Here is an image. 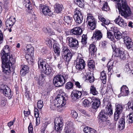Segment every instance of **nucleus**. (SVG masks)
I'll use <instances>...</instances> for the list:
<instances>
[{"instance_id":"nucleus-49","label":"nucleus","mask_w":133,"mask_h":133,"mask_svg":"<svg viewBox=\"0 0 133 133\" xmlns=\"http://www.w3.org/2000/svg\"><path fill=\"white\" fill-rule=\"evenodd\" d=\"M127 122L129 124L133 123V113L129 114V118L127 119Z\"/></svg>"},{"instance_id":"nucleus-10","label":"nucleus","mask_w":133,"mask_h":133,"mask_svg":"<svg viewBox=\"0 0 133 133\" xmlns=\"http://www.w3.org/2000/svg\"><path fill=\"white\" fill-rule=\"evenodd\" d=\"M90 26L91 30H94L96 27V22L94 17L88 14L86 18V22Z\"/></svg>"},{"instance_id":"nucleus-39","label":"nucleus","mask_w":133,"mask_h":133,"mask_svg":"<svg viewBox=\"0 0 133 133\" xmlns=\"http://www.w3.org/2000/svg\"><path fill=\"white\" fill-rule=\"evenodd\" d=\"M74 3L80 7L82 8L84 6V0H74Z\"/></svg>"},{"instance_id":"nucleus-60","label":"nucleus","mask_w":133,"mask_h":133,"mask_svg":"<svg viewBox=\"0 0 133 133\" xmlns=\"http://www.w3.org/2000/svg\"><path fill=\"white\" fill-rule=\"evenodd\" d=\"M4 39L3 34L0 30V44L2 43Z\"/></svg>"},{"instance_id":"nucleus-14","label":"nucleus","mask_w":133,"mask_h":133,"mask_svg":"<svg viewBox=\"0 0 133 133\" xmlns=\"http://www.w3.org/2000/svg\"><path fill=\"white\" fill-rule=\"evenodd\" d=\"M92 109H94L96 111L97 110V109L100 105V99L98 98L93 97H92Z\"/></svg>"},{"instance_id":"nucleus-43","label":"nucleus","mask_w":133,"mask_h":133,"mask_svg":"<svg viewBox=\"0 0 133 133\" xmlns=\"http://www.w3.org/2000/svg\"><path fill=\"white\" fill-rule=\"evenodd\" d=\"M90 93L94 95H97L98 94V92L94 86L92 85L91 86Z\"/></svg>"},{"instance_id":"nucleus-6","label":"nucleus","mask_w":133,"mask_h":133,"mask_svg":"<svg viewBox=\"0 0 133 133\" xmlns=\"http://www.w3.org/2000/svg\"><path fill=\"white\" fill-rule=\"evenodd\" d=\"M89 95L88 93L86 91L82 90L80 91L74 90L72 91L71 94V98L74 101H76L81 97H83L85 96Z\"/></svg>"},{"instance_id":"nucleus-30","label":"nucleus","mask_w":133,"mask_h":133,"mask_svg":"<svg viewBox=\"0 0 133 133\" xmlns=\"http://www.w3.org/2000/svg\"><path fill=\"white\" fill-rule=\"evenodd\" d=\"M107 30V37L111 41L114 42V36L112 34L111 31H112V27H111L110 28H108Z\"/></svg>"},{"instance_id":"nucleus-28","label":"nucleus","mask_w":133,"mask_h":133,"mask_svg":"<svg viewBox=\"0 0 133 133\" xmlns=\"http://www.w3.org/2000/svg\"><path fill=\"white\" fill-rule=\"evenodd\" d=\"M102 37L101 32L99 30L96 31L94 33L92 37V38H95L97 40L100 39Z\"/></svg>"},{"instance_id":"nucleus-56","label":"nucleus","mask_w":133,"mask_h":133,"mask_svg":"<svg viewBox=\"0 0 133 133\" xmlns=\"http://www.w3.org/2000/svg\"><path fill=\"white\" fill-rule=\"evenodd\" d=\"M132 69V67L130 68L129 66V64H127L125 65L124 68V70L126 72H128L129 73L130 72H129L130 71V70H131V69Z\"/></svg>"},{"instance_id":"nucleus-4","label":"nucleus","mask_w":133,"mask_h":133,"mask_svg":"<svg viewBox=\"0 0 133 133\" xmlns=\"http://www.w3.org/2000/svg\"><path fill=\"white\" fill-rule=\"evenodd\" d=\"M68 78V75L66 74H58L54 78L53 82L56 87L62 86L66 82Z\"/></svg>"},{"instance_id":"nucleus-52","label":"nucleus","mask_w":133,"mask_h":133,"mask_svg":"<svg viewBox=\"0 0 133 133\" xmlns=\"http://www.w3.org/2000/svg\"><path fill=\"white\" fill-rule=\"evenodd\" d=\"M29 133H33V127L32 123L31 121L29 123V125L28 128Z\"/></svg>"},{"instance_id":"nucleus-48","label":"nucleus","mask_w":133,"mask_h":133,"mask_svg":"<svg viewBox=\"0 0 133 133\" xmlns=\"http://www.w3.org/2000/svg\"><path fill=\"white\" fill-rule=\"evenodd\" d=\"M109 7L108 5V3L107 2H104V3L102 9L103 10L107 11L109 9Z\"/></svg>"},{"instance_id":"nucleus-16","label":"nucleus","mask_w":133,"mask_h":133,"mask_svg":"<svg viewBox=\"0 0 133 133\" xmlns=\"http://www.w3.org/2000/svg\"><path fill=\"white\" fill-rule=\"evenodd\" d=\"M56 99L57 101V104H59L62 107L64 106L66 103V99L63 95L61 94H58Z\"/></svg>"},{"instance_id":"nucleus-54","label":"nucleus","mask_w":133,"mask_h":133,"mask_svg":"<svg viewBox=\"0 0 133 133\" xmlns=\"http://www.w3.org/2000/svg\"><path fill=\"white\" fill-rule=\"evenodd\" d=\"M5 98L4 97H1L0 102V104L1 106L3 107L6 104Z\"/></svg>"},{"instance_id":"nucleus-29","label":"nucleus","mask_w":133,"mask_h":133,"mask_svg":"<svg viewBox=\"0 0 133 133\" xmlns=\"http://www.w3.org/2000/svg\"><path fill=\"white\" fill-rule=\"evenodd\" d=\"M97 50V48L96 47L95 45L94 44H90L89 48V55H91L92 56H94Z\"/></svg>"},{"instance_id":"nucleus-27","label":"nucleus","mask_w":133,"mask_h":133,"mask_svg":"<svg viewBox=\"0 0 133 133\" xmlns=\"http://www.w3.org/2000/svg\"><path fill=\"white\" fill-rule=\"evenodd\" d=\"M87 65L88 67L89 70L90 71H92L95 68L94 61L92 59L89 60V59L88 61Z\"/></svg>"},{"instance_id":"nucleus-13","label":"nucleus","mask_w":133,"mask_h":133,"mask_svg":"<svg viewBox=\"0 0 133 133\" xmlns=\"http://www.w3.org/2000/svg\"><path fill=\"white\" fill-rule=\"evenodd\" d=\"M26 48L27 49V50L26 51L27 54L25 56V58L27 60H29L30 59L31 60V57L34 54V48L33 47L31 46L30 45H28Z\"/></svg>"},{"instance_id":"nucleus-38","label":"nucleus","mask_w":133,"mask_h":133,"mask_svg":"<svg viewBox=\"0 0 133 133\" xmlns=\"http://www.w3.org/2000/svg\"><path fill=\"white\" fill-rule=\"evenodd\" d=\"M53 48L55 52L57 54L58 56H59L60 52V49L58 46V45L56 44H54L53 45Z\"/></svg>"},{"instance_id":"nucleus-1","label":"nucleus","mask_w":133,"mask_h":133,"mask_svg":"<svg viewBox=\"0 0 133 133\" xmlns=\"http://www.w3.org/2000/svg\"><path fill=\"white\" fill-rule=\"evenodd\" d=\"M0 55L1 56L2 67L3 71L7 75H9L13 69L12 67V64L10 59L11 58V61L14 62H15V60L13 58L11 55L10 56V53H6L5 51L3 49L1 51Z\"/></svg>"},{"instance_id":"nucleus-7","label":"nucleus","mask_w":133,"mask_h":133,"mask_svg":"<svg viewBox=\"0 0 133 133\" xmlns=\"http://www.w3.org/2000/svg\"><path fill=\"white\" fill-rule=\"evenodd\" d=\"M66 41L68 43V45L71 49H75L78 47V41L76 38L72 37H68L66 38Z\"/></svg>"},{"instance_id":"nucleus-40","label":"nucleus","mask_w":133,"mask_h":133,"mask_svg":"<svg viewBox=\"0 0 133 133\" xmlns=\"http://www.w3.org/2000/svg\"><path fill=\"white\" fill-rule=\"evenodd\" d=\"M124 105L122 106L121 105L118 104L116 105V108L115 111L121 114L123 110Z\"/></svg>"},{"instance_id":"nucleus-19","label":"nucleus","mask_w":133,"mask_h":133,"mask_svg":"<svg viewBox=\"0 0 133 133\" xmlns=\"http://www.w3.org/2000/svg\"><path fill=\"white\" fill-rule=\"evenodd\" d=\"M114 22L116 24H118L120 26L122 27H124L127 26V23L120 16H119L117 18L114 20Z\"/></svg>"},{"instance_id":"nucleus-2","label":"nucleus","mask_w":133,"mask_h":133,"mask_svg":"<svg viewBox=\"0 0 133 133\" xmlns=\"http://www.w3.org/2000/svg\"><path fill=\"white\" fill-rule=\"evenodd\" d=\"M107 109L106 112L104 109H102L99 113L98 116L97 118L98 120V122L99 127L101 128H103L106 127L108 125L110 124V121L108 119V115L111 116L112 114V110L111 103H108L106 106Z\"/></svg>"},{"instance_id":"nucleus-26","label":"nucleus","mask_w":133,"mask_h":133,"mask_svg":"<svg viewBox=\"0 0 133 133\" xmlns=\"http://www.w3.org/2000/svg\"><path fill=\"white\" fill-rule=\"evenodd\" d=\"M125 117H123L120 119L118 127L120 130H123L125 127Z\"/></svg>"},{"instance_id":"nucleus-50","label":"nucleus","mask_w":133,"mask_h":133,"mask_svg":"<svg viewBox=\"0 0 133 133\" xmlns=\"http://www.w3.org/2000/svg\"><path fill=\"white\" fill-rule=\"evenodd\" d=\"M115 37L117 39H120L121 38H123V33L121 34L119 31L114 35Z\"/></svg>"},{"instance_id":"nucleus-47","label":"nucleus","mask_w":133,"mask_h":133,"mask_svg":"<svg viewBox=\"0 0 133 133\" xmlns=\"http://www.w3.org/2000/svg\"><path fill=\"white\" fill-rule=\"evenodd\" d=\"M128 54H125L123 51V53H121L119 57L120 59L122 60H125L128 58Z\"/></svg>"},{"instance_id":"nucleus-63","label":"nucleus","mask_w":133,"mask_h":133,"mask_svg":"<svg viewBox=\"0 0 133 133\" xmlns=\"http://www.w3.org/2000/svg\"><path fill=\"white\" fill-rule=\"evenodd\" d=\"M91 129L88 127H86L84 129V131L85 133H89Z\"/></svg>"},{"instance_id":"nucleus-33","label":"nucleus","mask_w":133,"mask_h":133,"mask_svg":"<svg viewBox=\"0 0 133 133\" xmlns=\"http://www.w3.org/2000/svg\"><path fill=\"white\" fill-rule=\"evenodd\" d=\"M63 6L62 5L56 3L54 6V12L57 13H59L62 11Z\"/></svg>"},{"instance_id":"nucleus-20","label":"nucleus","mask_w":133,"mask_h":133,"mask_svg":"<svg viewBox=\"0 0 133 133\" xmlns=\"http://www.w3.org/2000/svg\"><path fill=\"white\" fill-rule=\"evenodd\" d=\"M129 90L128 87L125 85H123L121 88V93L118 95V97L121 96H126L128 95Z\"/></svg>"},{"instance_id":"nucleus-42","label":"nucleus","mask_w":133,"mask_h":133,"mask_svg":"<svg viewBox=\"0 0 133 133\" xmlns=\"http://www.w3.org/2000/svg\"><path fill=\"white\" fill-rule=\"evenodd\" d=\"M101 23V25L105 27V28L107 29L108 28H110V26L109 25H108L110 23V21L108 19H105V20L104 21V22H102Z\"/></svg>"},{"instance_id":"nucleus-62","label":"nucleus","mask_w":133,"mask_h":133,"mask_svg":"<svg viewBox=\"0 0 133 133\" xmlns=\"http://www.w3.org/2000/svg\"><path fill=\"white\" fill-rule=\"evenodd\" d=\"M98 19L102 22H104V21L105 20V19L103 15H98Z\"/></svg>"},{"instance_id":"nucleus-15","label":"nucleus","mask_w":133,"mask_h":133,"mask_svg":"<svg viewBox=\"0 0 133 133\" xmlns=\"http://www.w3.org/2000/svg\"><path fill=\"white\" fill-rule=\"evenodd\" d=\"M112 47L114 52L112 56V58H113L114 57H118L121 53H123V51L122 49L119 48H117L115 44H112Z\"/></svg>"},{"instance_id":"nucleus-21","label":"nucleus","mask_w":133,"mask_h":133,"mask_svg":"<svg viewBox=\"0 0 133 133\" xmlns=\"http://www.w3.org/2000/svg\"><path fill=\"white\" fill-rule=\"evenodd\" d=\"M85 63L84 60L79 59L78 62H77L76 68L79 71H81L85 68Z\"/></svg>"},{"instance_id":"nucleus-44","label":"nucleus","mask_w":133,"mask_h":133,"mask_svg":"<svg viewBox=\"0 0 133 133\" xmlns=\"http://www.w3.org/2000/svg\"><path fill=\"white\" fill-rule=\"evenodd\" d=\"M129 42H126L124 44L128 50H131L133 47V43L132 41Z\"/></svg>"},{"instance_id":"nucleus-24","label":"nucleus","mask_w":133,"mask_h":133,"mask_svg":"<svg viewBox=\"0 0 133 133\" xmlns=\"http://www.w3.org/2000/svg\"><path fill=\"white\" fill-rule=\"evenodd\" d=\"M120 114L115 111L114 114V123L113 124H112V125L113 124L112 127L110 128V130H114L116 124V121H117L119 118V115Z\"/></svg>"},{"instance_id":"nucleus-22","label":"nucleus","mask_w":133,"mask_h":133,"mask_svg":"<svg viewBox=\"0 0 133 133\" xmlns=\"http://www.w3.org/2000/svg\"><path fill=\"white\" fill-rule=\"evenodd\" d=\"M16 21L15 18L13 17H10L9 18L7 19L6 22V25L7 27H12Z\"/></svg>"},{"instance_id":"nucleus-11","label":"nucleus","mask_w":133,"mask_h":133,"mask_svg":"<svg viewBox=\"0 0 133 133\" xmlns=\"http://www.w3.org/2000/svg\"><path fill=\"white\" fill-rule=\"evenodd\" d=\"M39 8L40 10L42 11L43 13L45 15L51 16L53 14L52 12L48 6H43L42 4H40Z\"/></svg>"},{"instance_id":"nucleus-17","label":"nucleus","mask_w":133,"mask_h":133,"mask_svg":"<svg viewBox=\"0 0 133 133\" xmlns=\"http://www.w3.org/2000/svg\"><path fill=\"white\" fill-rule=\"evenodd\" d=\"M83 33L82 29L80 27H76L71 30V35L78 36L81 35Z\"/></svg>"},{"instance_id":"nucleus-45","label":"nucleus","mask_w":133,"mask_h":133,"mask_svg":"<svg viewBox=\"0 0 133 133\" xmlns=\"http://www.w3.org/2000/svg\"><path fill=\"white\" fill-rule=\"evenodd\" d=\"M62 52L63 55L71 52L67 46H63L62 48Z\"/></svg>"},{"instance_id":"nucleus-55","label":"nucleus","mask_w":133,"mask_h":133,"mask_svg":"<svg viewBox=\"0 0 133 133\" xmlns=\"http://www.w3.org/2000/svg\"><path fill=\"white\" fill-rule=\"evenodd\" d=\"M127 107L130 110L132 111L133 112V103L128 102L127 104Z\"/></svg>"},{"instance_id":"nucleus-46","label":"nucleus","mask_w":133,"mask_h":133,"mask_svg":"<svg viewBox=\"0 0 133 133\" xmlns=\"http://www.w3.org/2000/svg\"><path fill=\"white\" fill-rule=\"evenodd\" d=\"M73 86L74 84L73 83L71 82H69L65 84V88L67 89H72Z\"/></svg>"},{"instance_id":"nucleus-35","label":"nucleus","mask_w":133,"mask_h":133,"mask_svg":"<svg viewBox=\"0 0 133 133\" xmlns=\"http://www.w3.org/2000/svg\"><path fill=\"white\" fill-rule=\"evenodd\" d=\"M92 98H89L88 99H84L83 102V105L85 107H88L92 102Z\"/></svg>"},{"instance_id":"nucleus-18","label":"nucleus","mask_w":133,"mask_h":133,"mask_svg":"<svg viewBox=\"0 0 133 133\" xmlns=\"http://www.w3.org/2000/svg\"><path fill=\"white\" fill-rule=\"evenodd\" d=\"M65 132L66 133H73L74 129L72 127V123L71 122H68L65 125L64 129Z\"/></svg>"},{"instance_id":"nucleus-53","label":"nucleus","mask_w":133,"mask_h":133,"mask_svg":"<svg viewBox=\"0 0 133 133\" xmlns=\"http://www.w3.org/2000/svg\"><path fill=\"white\" fill-rule=\"evenodd\" d=\"M37 107L39 109H41L43 105V102L41 100H39L37 103Z\"/></svg>"},{"instance_id":"nucleus-61","label":"nucleus","mask_w":133,"mask_h":133,"mask_svg":"<svg viewBox=\"0 0 133 133\" xmlns=\"http://www.w3.org/2000/svg\"><path fill=\"white\" fill-rule=\"evenodd\" d=\"M94 77L92 76H89L87 78V79L88 80L90 83H91L93 82L94 81Z\"/></svg>"},{"instance_id":"nucleus-12","label":"nucleus","mask_w":133,"mask_h":133,"mask_svg":"<svg viewBox=\"0 0 133 133\" xmlns=\"http://www.w3.org/2000/svg\"><path fill=\"white\" fill-rule=\"evenodd\" d=\"M0 91L6 97L11 98L12 96L11 90L6 86L2 85L1 87Z\"/></svg>"},{"instance_id":"nucleus-31","label":"nucleus","mask_w":133,"mask_h":133,"mask_svg":"<svg viewBox=\"0 0 133 133\" xmlns=\"http://www.w3.org/2000/svg\"><path fill=\"white\" fill-rule=\"evenodd\" d=\"M104 71H102L100 75V78L103 84H105L107 81V76Z\"/></svg>"},{"instance_id":"nucleus-9","label":"nucleus","mask_w":133,"mask_h":133,"mask_svg":"<svg viewBox=\"0 0 133 133\" xmlns=\"http://www.w3.org/2000/svg\"><path fill=\"white\" fill-rule=\"evenodd\" d=\"M64 121L62 117L56 118L54 121L55 130L60 132L62 129Z\"/></svg>"},{"instance_id":"nucleus-59","label":"nucleus","mask_w":133,"mask_h":133,"mask_svg":"<svg viewBox=\"0 0 133 133\" xmlns=\"http://www.w3.org/2000/svg\"><path fill=\"white\" fill-rule=\"evenodd\" d=\"M112 30V31L114 32V35L120 31L118 28L116 27H114Z\"/></svg>"},{"instance_id":"nucleus-64","label":"nucleus","mask_w":133,"mask_h":133,"mask_svg":"<svg viewBox=\"0 0 133 133\" xmlns=\"http://www.w3.org/2000/svg\"><path fill=\"white\" fill-rule=\"evenodd\" d=\"M36 125H38L40 123V117L38 116H36Z\"/></svg>"},{"instance_id":"nucleus-5","label":"nucleus","mask_w":133,"mask_h":133,"mask_svg":"<svg viewBox=\"0 0 133 133\" xmlns=\"http://www.w3.org/2000/svg\"><path fill=\"white\" fill-rule=\"evenodd\" d=\"M38 68L41 69L42 71L46 75H49L52 72L53 69L46 61L43 59H40L38 61Z\"/></svg>"},{"instance_id":"nucleus-37","label":"nucleus","mask_w":133,"mask_h":133,"mask_svg":"<svg viewBox=\"0 0 133 133\" xmlns=\"http://www.w3.org/2000/svg\"><path fill=\"white\" fill-rule=\"evenodd\" d=\"M114 62L109 61L107 63V67L108 72H113V66Z\"/></svg>"},{"instance_id":"nucleus-34","label":"nucleus","mask_w":133,"mask_h":133,"mask_svg":"<svg viewBox=\"0 0 133 133\" xmlns=\"http://www.w3.org/2000/svg\"><path fill=\"white\" fill-rule=\"evenodd\" d=\"M29 69L28 67L27 66H23L20 70L21 74L23 76H25L28 72Z\"/></svg>"},{"instance_id":"nucleus-3","label":"nucleus","mask_w":133,"mask_h":133,"mask_svg":"<svg viewBox=\"0 0 133 133\" xmlns=\"http://www.w3.org/2000/svg\"><path fill=\"white\" fill-rule=\"evenodd\" d=\"M114 1L119 2L116 5V7L118 10L119 14L126 19L129 18L132 13L130 8L127 5L126 0H113Z\"/></svg>"},{"instance_id":"nucleus-51","label":"nucleus","mask_w":133,"mask_h":133,"mask_svg":"<svg viewBox=\"0 0 133 133\" xmlns=\"http://www.w3.org/2000/svg\"><path fill=\"white\" fill-rule=\"evenodd\" d=\"M87 36L85 35H83L82 36L81 42L83 44H85L87 43Z\"/></svg>"},{"instance_id":"nucleus-41","label":"nucleus","mask_w":133,"mask_h":133,"mask_svg":"<svg viewBox=\"0 0 133 133\" xmlns=\"http://www.w3.org/2000/svg\"><path fill=\"white\" fill-rule=\"evenodd\" d=\"M64 20L68 24H70L72 21V18L69 16L66 15L64 17Z\"/></svg>"},{"instance_id":"nucleus-57","label":"nucleus","mask_w":133,"mask_h":133,"mask_svg":"<svg viewBox=\"0 0 133 133\" xmlns=\"http://www.w3.org/2000/svg\"><path fill=\"white\" fill-rule=\"evenodd\" d=\"M35 79L37 80H38V81L37 82V83L38 85H39V86H41L43 85V82L42 80V79H41V77H39V79H38L37 77L35 78Z\"/></svg>"},{"instance_id":"nucleus-23","label":"nucleus","mask_w":133,"mask_h":133,"mask_svg":"<svg viewBox=\"0 0 133 133\" xmlns=\"http://www.w3.org/2000/svg\"><path fill=\"white\" fill-rule=\"evenodd\" d=\"M52 24L53 28L55 30L59 33L62 32L61 25L57 22L54 21Z\"/></svg>"},{"instance_id":"nucleus-8","label":"nucleus","mask_w":133,"mask_h":133,"mask_svg":"<svg viewBox=\"0 0 133 133\" xmlns=\"http://www.w3.org/2000/svg\"><path fill=\"white\" fill-rule=\"evenodd\" d=\"M73 16L75 21L77 24H80L82 22L83 19V16L81 11H80L78 8L75 9Z\"/></svg>"},{"instance_id":"nucleus-36","label":"nucleus","mask_w":133,"mask_h":133,"mask_svg":"<svg viewBox=\"0 0 133 133\" xmlns=\"http://www.w3.org/2000/svg\"><path fill=\"white\" fill-rule=\"evenodd\" d=\"M124 43L126 42L132 41L130 38L127 36V32H123V38Z\"/></svg>"},{"instance_id":"nucleus-58","label":"nucleus","mask_w":133,"mask_h":133,"mask_svg":"<svg viewBox=\"0 0 133 133\" xmlns=\"http://www.w3.org/2000/svg\"><path fill=\"white\" fill-rule=\"evenodd\" d=\"M71 116L74 118H76L77 117V114L76 111L74 110L71 111Z\"/></svg>"},{"instance_id":"nucleus-32","label":"nucleus","mask_w":133,"mask_h":133,"mask_svg":"<svg viewBox=\"0 0 133 133\" xmlns=\"http://www.w3.org/2000/svg\"><path fill=\"white\" fill-rule=\"evenodd\" d=\"M24 5L28 10H31L32 8V5L30 2V0H24Z\"/></svg>"},{"instance_id":"nucleus-25","label":"nucleus","mask_w":133,"mask_h":133,"mask_svg":"<svg viewBox=\"0 0 133 133\" xmlns=\"http://www.w3.org/2000/svg\"><path fill=\"white\" fill-rule=\"evenodd\" d=\"M72 56V55L71 52L63 55V57L64 61L66 62V64H68L69 62L71 60Z\"/></svg>"}]
</instances>
